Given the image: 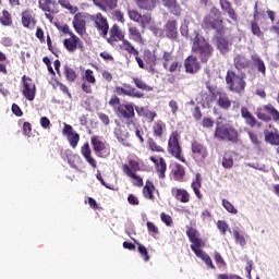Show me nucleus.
<instances>
[{"instance_id": "680f3d73", "label": "nucleus", "mask_w": 279, "mask_h": 279, "mask_svg": "<svg viewBox=\"0 0 279 279\" xmlns=\"http://www.w3.org/2000/svg\"><path fill=\"white\" fill-rule=\"evenodd\" d=\"M144 56L146 62H148L149 64H156V56L151 53V51H146Z\"/></svg>"}, {"instance_id": "412c9836", "label": "nucleus", "mask_w": 279, "mask_h": 279, "mask_svg": "<svg viewBox=\"0 0 279 279\" xmlns=\"http://www.w3.org/2000/svg\"><path fill=\"white\" fill-rule=\"evenodd\" d=\"M22 24L28 29H32L36 25V20H34V13L32 11H24L22 13Z\"/></svg>"}, {"instance_id": "13d9d810", "label": "nucleus", "mask_w": 279, "mask_h": 279, "mask_svg": "<svg viewBox=\"0 0 279 279\" xmlns=\"http://www.w3.org/2000/svg\"><path fill=\"white\" fill-rule=\"evenodd\" d=\"M148 147L149 149H151V151H162V147L158 146V144H156V141H154L153 138L148 140Z\"/></svg>"}, {"instance_id": "4d7b16f0", "label": "nucleus", "mask_w": 279, "mask_h": 279, "mask_svg": "<svg viewBox=\"0 0 279 279\" xmlns=\"http://www.w3.org/2000/svg\"><path fill=\"white\" fill-rule=\"evenodd\" d=\"M146 226H147V230H148L149 234H151L153 236H156V234H158V232H159L158 228L156 227V225L154 222L148 221L146 223Z\"/></svg>"}, {"instance_id": "c756f323", "label": "nucleus", "mask_w": 279, "mask_h": 279, "mask_svg": "<svg viewBox=\"0 0 279 279\" xmlns=\"http://www.w3.org/2000/svg\"><path fill=\"white\" fill-rule=\"evenodd\" d=\"M172 193L175 199H178L179 202H182V204H189V192H186L185 190L173 189Z\"/></svg>"}, {"instance_id": "dca6fc26", "label": "nucleus", "mask_w": 279, "mask_h": 279, "mask_svg": "<svg viewBox=\"0 0 279 279\" xmlns=\"http://www.w3.org/2000/svg\"><path fill=\"white\" fill-rule=\"evenodd\" d=\"M186 73H197L199 71V62L197 61V57L190 56L185 59L184 62Z\"/></svg>"}, {"instance_id": "b1692460", "label": "nucleus", "mask_w": 279, "mask_h": 279, "mask_svg": "<svg viewBox=\"0 0 279 279\" xmlns=\"http://www.w3.org/2000/svg\"><path fill=\"white\" fill-rule=\"evenodd\" d=\"M234 66L238 69V71H241L242 69H247L250 66V60L245 58L243 54H238L234 60Z\"/></svg>"}, {"instance_id": "09e8293b", "label": "nucleus", "mask_w": 279, "mask_h": 279, "mask_svg": "<svg viewBox=\"0 0 279 279\" xmlns=\"http://www.w3.org/2000/svg\"><path fill=\"white\" fill-rule=\"evenodd\" d=\"M68 141H69L71 147H73V149H75L77 147V144L80 143V134L72 133V134L68 135Z\"/></svg>"}, {"instance_id": "393cba45", "label": "nucleus", "mask_w": 279, "mask_h": 279, "mask_svg": "<svg viewBox=\"0 0 279 279\" xmlns=\"http://www.w3.org/2000/svg\"><path fill=\"white\" fill-rule=\"evenodd\" d=\"M192 153L197 154V156H201V158H208V150L198 142L192 143Z\"/></svg>"}, {"instance_id": "72a5a7b5", "label": "nucleus", "mask_w": 279, "mask_h": 279, "mask_svg": "<svg viewBox=\"0 0 279 279\" xmlns=\"http://www.w3.org/2000/svg\"><path fill=\"white\" fill-rule=\"evenodd\" d=\"M95 5H98L99 8H101V10H114V8H117V0H102V4L101 3H97L96 0H94Z\"/></svg>"}, {"instance_id": "79ce46f5", "label": "nucleus", "mask_w": 279, "mask_h": 279, "mask_svg": "<svg viewBox=\"0 0 279 279\" xmlns=\"http://www.w3.org/2000/svg\"><path fill=\"white\" fill-rule=\"evenodd\" d=\"M266 143H270V145H279V134L278 133H267L265 135Z\"/></svg>"}, {"instance_id": "e2e57ef3", "label": "nucleus", "mask_w": 279, "mask_h": 279, "mask_svg": "<svg viewBox=\"0 0 279 279\" xmlns=\"http://www.w3.org/2000/svg\"><path fill=\"white\" fill-rule=\"evenodd\" d=\"M129 17L131 21H135V23H141V13L137 11H129Z\"/></svg>"}, {"instance_id": "052dcab7", "label": "nucleus", "mask_w": 279, "mask_h": 279, "mask_svg": "<svg viewBox=\"0 0 279 279\" xmlns=\"http://www.w3.org/2000/svg\"><path fill=\"white\" fill-rule=\"evenodd\" d=\"M255 114L257 119H259L260 121H269V116H267L266 113H263L262 108H257Z\"/></svg>"}, {"instance_id": "2f4dec72", "label": "nucleus", "mask_w": 279, "mask_h": 279, "mask_svg": "<svg viewBox=\"0 0 279 279\" xmlns=\"http://www.w3.org/2000/svg\"><path fill=\"white\" fill-rule=\"evenodd\" d=\"M154 191H156L154 183L151 181H146V184L143 189L144 197H146V199H154Z\"/></svg>"}, {"instance_id": "8fccbe9b", "label": "nucleus", "mask_w": 279, "mask_h": 279, "mask_svg": "<svg viewBox=\"0 0 279 279\" xmlns=\"http://www.w3.org/2000/svg\"><path fill=\"white\" fill-rule=\"evenodd\" d=\"M122 123H125L126 128H129V130L131 131H134L140 126L134 118H125L124 120H122Z\"/></svg>"}, {"instance_id": "7ed1b4c3", "label": "nucleus", "mask_w": 279, "mask_h": 279, "mask_svg": "<svg viewBox=\"0 0 279 279\" xmlns=\"http://www.w3.org/2000/svg\"><path fill=\"white\" fill-rule=\"evenodd\" d=\"M215 138L236 143V141H239V132L229 124H218L215 131Z\"/></svg>"}, {"instance_id": "c03bdc74", "label": "nucleus", "mask_w": 279, "mask_h": 279, "mask_svg": "<svg viewBox=\"0 0 279 279\" xmlns=\"http://www.w3.org/2000/svg\"><path fill=\"white\" fill-rule=\"evenodd\" d=\"M1 25L10 26L12 25V15H10V12L3 10L2 16L0 17Z\"/></svg>"}, {"instance_id": "5fc2aeb1", "label": "nucleus", "mask_w": 279, "mask_h": 279, "mask_svg": "<svg viewBox=\"0 0 279 279\" xmlns=\"http://www.w3.org/2000/svg\"><path fill=\"white\" fill-rule=\"evenodd\" d=\"M109 106H112V108L116 110H119V106H121V101L119 100V97L113 95L109 100Z\"/></svg>"}, {"instance_id": "1a4fd4ad", "label": "nucleus", "mask_w": 279, "mask_h": 279, "mask_svg": "<svg viewBox=\"0 0 279 279\" xmlns=\"http://www.w3.org/2000/svg\"><path fill=\"white\" fill-rule=\"evenodd\" d=\"M23 82V95L26 97L28 101H34L36 99V85L34 82L31 81V78H27V76L22 77Z\"/></svg>"}, {"instance_id": "ddd939ff", "label": "nucleus", "mask_w": 279, "mask_h": 279, "mask_svg": "<svg viewBox=\"0 0 279 279\" xmlns=\"http://www.w3.org/2000/svg\"><path fill=\"white\" fill-rule=\"evenodd\" d=\"M81 154L83 158H85L86 162L93 167V169H97V160L93 158V150H90V145L85 143L81 148Z\"/></svg>"}, {"instance_id": "774afa93", "label": "nucleus", "mask_w": 279, "mask_h": 279, "mask_svg": "<svg viewBox=\"0 0 279 279\" xmlns=\"http://www.w3.org/2000/svg\"><path fill=\"white\" fill-rule=\"evenodd\" d=\"M169 108H170L172 114H178V102L175 100L169 101Z\"/></svg>"}, {"instance_id": "c9c22d12", "label": "nucleus", "mask_w": 279, "mask_h": 279, "mask_svg": "<svg viewBox=\"0 0 279 279\" xmlns=\"http://www.w3.org/2000/svg\"><path fill=\"white\" fill-rule=\"evenodd\" d=\"M199 174H196L195 180L192 181V189L196 197H198V199H202V193L199 192V189H202V181L199 180Z\"/></svg>"}, {"instance_id": "4be33fe9", "label": "nucleus", "mask_w": 279, "mask_h": 279, "mask_svg": "<svg viewBox=\"0 0 279 279\" xmlns=\"http://www.w3.org/2000/svg\"><path fill=\"white\" fill-rule=\"evenodd\" d=\"M234 156H236V154L232 150L225 153L222 158L223 169H232V167H234Z\"/></svg>"}, {"instance_id": "7c9ffc66", "label": "nucleus", "mask_w": 279, "mask_h": 279, "mask_svg": "<svg viewBox=\"0 0 279 279\" xmlns=\"http://www.w3.org/2000/svg\"><path fill=\"white\" fill-rule=\"evenodd\" d=\"M166 32H167L168 38H175V36H178V26L175 21H169L166 24Z\"/></svg>"}, {"instance_id": "2eb2a0df", "label": "nucleus", "mask_w": 279, "mask_h": 279, "mask_svg": "<svg viewBox=\"0 0 279 279\" xmlns=\"http://www.w3.org/2000/svg\"><path fill=\"white\" fill-rule=\"evenodd\" d=\"M39 8L44 12L58 14V3H56V0H39Z\"/></svg>"}, {"instance_id": "f257e3e1", "label": "nucleus", "mask_w": 279, "mask_h": 279, "mask_svg": "<svg viewBox=\"0 0 279 279\" xmlns=\"http://www.w3.org/2000/svg\"><path fill=\"white\" fill-rule=\"evenodd\" d=\"M246 77L247 75H245L244 72H228L226 83L229 86V90H231V93H236L238 95H243V93H245V87L247 86V83L245 82Z\"/></svg>"}, {"instance_id": "a19ab883", "label": "nucleus", "mask_w": 279, "mask_h": 279, "mask_svg": "<svg viewBox=\"0 0 279 279\" xmlns=\"http://www.w3.org/2000/svg\"><path fill=\"white\" fill-rule=\"evenodd\" d=\"M264 110H265V112H268V114H270V117H272V119L277 123L279 122V112L275 107H272L271 105H265Z\"/></svg>"}, {"instance_id": "473e14b6", "label": "nucleus", "mask_w": 279, "mask_h": 279, "mask_svg": "<svg viewBox=\"0 0 279 279\" xmlns=\"http://www.w3.org/2000/svg\"><path fill=\"white\" fill-rule=\"evenodd\" d=\"M63 73L65 75L66 82L73 83L77 80V72L73 68L65 65Z\"/></svg>"}, {"instance_id": "58836bf2", "label": "nucleus", "mask_w": 279, "mask_h": 279, "mask_svg": "<svg viewBox=\"0 0 279 279\" xmlns=\"http://www.w3.org/2000/svg\"><path fill=\"white\" fill-rule=\"evenodd\" d=\"M122 49H124V51H128V53H132L133 56H138V50H136L134 45H132V43H130L128 39H124L122 41Z\"/></svg>"}, {"instance_id": "4c0bfd02", "label": "nucleus", "mask_w": 279, "mask_h": 279, "mask_svg": "<svg viewBox=\"0 0 279 279\" xmlns=\"http://www.w3.org/2000/svg\"><path fill=\"white\" fill-rule=\"evenodd\" d=\"M133 84H135L136 88H140V90H146L147 93L154 90L151 86L145 84V82L138 77H133Z\"/></svg>"}, {"instance_id": "aec40b11", "label": "nucleus", "mask_w": 279, "mask_h": 279, "mask_svg": "<svg viewBox=\"0 0 279 279\" xmlns=\"http://www.w3.org/2000/svg\"><path fill=\"white\" fill-rule=\"evenodd\" d=\"M122 171L129 178H132L134 186H143V178L136 175L128 165L122 166Z\"/></svg>"}, {"instance_id": "de8ad7c7", "label": "nucleus", "mask_w": 279, "mask_h": 279, "mask_svg": "<svg viewBox=\"0 0 279 279\" xmlns=\"http://www.w3.org/2000/svg\"><path fill=\"white\" fill-rule=\"evenodd\" d=\"M58 3L62 5V8H65V10H69L71 14H75L77 12V7L71 5V2H69V0H58Z\"/></svg>"}, {"instance_id": "0eeeda50", "label": "nucleus", "mask_w": 279, "mask_h": 279, "mask_svg": "<svg viewBox=\"0 0 279 279\" xmlns=\"http://www.w3.org/2000/svg\"><path fill=\"white\" fill-rule=\"evenodd\" d=\"M90 21L95 22V27L100 33V36L106 38L108 36V29H110L108 19H106L101 13H97L96 15H90Z\"/></svg>"}, {"instance_id": "6ab92c4d", "label": "nucleus", "mask_w": 279, "mask_h": 279, "mask_svg": "<svg viewBox=\"0 0 279 279\" xmlns=\"http://www.w3.org/2000/svg\"><path fill=\"white\" fill-rule=\"evenodd\" d=\"M241 117L245 120L246 125H250V128H256L258 121L253 117L246 107L241 108Z\"/></svg>"}, {"instance_id": "9b49d317", "label": "nucleus", "mask_w": 279, "mask_h": 279, "mask_svg": "<svg viewBox=\"0 0 279 279\" xmlns=\"http://www.w3.org/2000/svg\"><path fill=\"white\" fill-rule=\"evenodd\" d=\"M73 27L80 36H84L86 32V14L85 13H77L73 20Z\"/></svg>"}, {"instance_id": "5701e85b", "label": "nucleus", "mask_w": 279, "mask_h": 279, "mask_svg": "<svg viewBox=\"0 0 279 279\" xmlns=\"http://www.w3.org/2000/svg\"><path fill=\"white\" fill-rule=\"evenodd\" d=\"M193 252H194L195 256H197V258L203 259V262L205 263V265H207V267H209L210 269H215L213 259L210 258V256L208 254L204 253V251H202V248H196Z\"/></svg>"}, {"instance_id": "20e7f679", "label": "nucleus", "mask_w": 279, "mask_h": 279, "mask_svg": "<svg viewBox=\"0 0 279 279\" xmlns=\"http://www.w3.org/2000/svg\"><path fill=\"white\" fill-rule=\"evenodd\" d=\"M192 49L194 53L201 56L202 62H208V56L213 53V47L209 44L199 41V37L197 35L194 38Z\"/></svg>"}, {"instance_id": "3c124183", "label": "nucleus", "mask_w": 279, "mask_h": 279, "mask_svg": "<svg viewBox=\"0 0 279 279\" xmlns=\"http://www.w3.org/2000/svg\"><path fill=\"white\" fill-rule=\"evenodd\" d=\"M217 47L221 53H227L228 51V40L225 38H218Z\"/></svg>"}, {"instance_id": "f03ea898", "label": "nucleus", "mask_w": 279, "mask_h": 279, "mask_svg": "<svg viewBox=\"0 0 279 279\" xmlns=\"http://www.w3.org/2000/svg\"><path fill=\"white\" fill-rule=\"evenodd\" d=\"M203 23L205 27L216 29L218 34L223 32V20H221V11L213 8L207 16L204 17Z\"/></svg>"}, {"instance_id": "37998d69", "label": "nucleus", "mask_w": 279, "mask_h": 279, "mask_svg": "<svg viewBox=\"0 0 279 279\" xmlns=\"http://www.w3.org/2000/svg\"><path fill=\"white\" fill-rule=\"evenodd\" d=\"M222 206L227 210V213H230V215H238L239 210L234 208V205L230 203V201L223 198L222 199Z\"/></svg>"}, {"instance_id": "69168bd1", "label": "nucleus", "mask_w": 279, "mask_h": 279, "mask_svg": "<svg viewBox=\"0 0 279 279\" xmlns=\"http://www.w3.org/2000/svg\"><path fill=\"white\" fill-rule=\"evenodd\" d=\"M135 112H137L138 117H147L150 110L145 107H135Z\"/></svg>"}, {"instance_id": "a211bd4d", "label": "nucleus", "mask_w": 279, "mask_h": 279, "mask_svg": "<svg viewBox=\"0 0 279 279\" xmlns=\"http://www.w3.org/2000/svg\"><path fill=\"white\" fill-rule=\"evenodd\" d=\"M118 40L123 43L125 40V35L123 34V31L120 29L117 24H114L110 29V38L108 39V43H118Z\"/></svg>"}, {"instance_id": "a18cd8bd", "label": "nucleus", "mask_w": 279, "mask_h": 279, "mask_svg": "<svg viewBox=\"0 0 279 279\" xmlns=\"http://www.w3.org/2000/svg\"><path fill=\"white\" fill-rule=\"evenodd\" d=\"M217 229L219 230L220 234H226V232L232 233V230H230V227L228 226V222L223 220H219L217 223Z\"/></svg>"}, {"instance_id": "49530a36", "label": "nucleus", "mask_w": 279, "mask_h": 279, "mask_svg": "<svg viewBox=\"0 0 279 279\" xmlns=\"http://www.w3.org/2000/svg\"><path fill=\"white\" fill-rule=\"evenodd\" d=\"M233 236H234L235 243H238V245H241V247H245V245H247V242L245 241V236L241 235V233L238 230H233Z\"/></svg>"}, {"instance_id": "f704fd0d", "label": "nucleus", "mask_w": 279, "mask_h": 279, "mask_svg": "<svg viewBox=\"0 0 279 279\" xmlns=\"http://www.w3.org/2000/svg\"><path fill=\"white\" fill-rule=\"evenodd\" d=\"M129 36L131 40H134L135 43H143V37L141 36V31L138 28L131 26L129 28Z\"/></svg>"}, {"instance_id": "864d4df0", "label": "nucleus", "mask_w": 279, "mask_h": 279, "mask_svg": "<svg viewBox=\"0 0 279 279\" xmlns=\"http://www.w3.org/2000/svg\"><path fill=\"white\" fill-rule=\"evenodd\" d=\"M251 29L254 36H257L258 38L263 36V33L260 32V27L258 26V24H256V22L251 23Z\"/></svg>"}, {"instance_id": "603ef678", "label": "nucleus", "mask_w": 279, "mask_h": 279, "mask_svg": "<svg viewBox=\"0 0 279 279\" xmlns=\"http://www.w3.org/2000/svg\"><path fill=\"white\" fill-rule=\"evenodd\" d=\"M138 23L141 25V27H147V25H149V23H151V15L150 14L141 15Z\"/></svg>"}, {"instance_id": "f8f14e48", "label": "nucleus", "mask_w": 279, "mask_h": 279, "mask_svg": "<svg viewBox=\"0 0 279 279\" xmlns=\"http://www.w3.org/2000/svg\"><path fill=\"white\" fill-rule=\"evenodd\" d=\"M70 36H71V38L63 40V45H64L65 49H68L70 52H73V51H75V49H77V47H80V49H82V47H84V44L82 43L80 37H77L73 33H70Z\"/></svg>"}, {"instance_id": "6e6552de", "label": "nucleus", "mask_w": 279, "mask_h": 279, "mask_svg": "<svg viewBox=\"0 0 279 279\" xmlns=\"http://www.w3.org/2000/svg\"><path fill=\"white\" fill-rule=\"evenodd\" d=\"M82 80H83V83L81 86L82 90L90 95V93H93V87H90V85L97 84V78H95V74L93 70L90 69L85 70V72L82 74Z\"/></svg>"}, {"instance_id": "39448f33", "label": "nucleus", "mask_w": 279, "mask_h": 279, "mask_svg": "<svg viewBox=\"0 0 279 279\" xmlns=\"http://www.w3.org/2000/svg\"><path fill=\"white\" fill-rule=\"evenodd\" d=\"M168 151L177 158V160H180L181 162H186V159L182 156V148L180 147V143L178 142V134L172 133L170 135L169 142H168Z\"/></svg>"}, {"instance_id": "9d476101", "label": "nucleus", "mask_w": 279, "mask_h": 279, "mask_svg": "<svg viewBox=\"0 0 279 279\" xmlns=\"http://www.w3.org/2000/svg\"><path fill=\"white\" fill-rule=\"evenodd\" d=\"M117 117L121 119V121L125 119H134V105L133 104H126V105H120L116 111Z\"/></svg>"}, {"instance_id": "cd10ccee", "label": "nucleus", "mask_w": 279, "mask_h": 279, "mask_svg": "<svg viewBox=\"0 0 279 279\" xmlns=\"http://www.w3.org/2000/svg\"><path fill=\"white\" fill-rule=\"evenodd\" d=\"M218 106L222 108L223 110H228L230 106H232V101H230V98L228 97V94L220 93L218 95Z\"/></svg>"}, {"instance_id": "0e129e2a", "label": "nucleus", "mask_w": 279, "mask_h": 279, "mask_svg": "<svg viewBox=\"0 0 279 279\" xmlns=\"http://www.w3.org/2000/svg\"><path fill=\"white\" fill-rule=\"evenodd\" d=\"M248 137H250L251 142L253 143V145H255V147H260V141H258L257 134L248 132Z\"/></svg>"}, {"instance_id": "338daca9", "label": "nucleus", "mask_w": 279, "mask_h": 279, "mask_svg": "<svg viewBox=\"0 0 279 279\" xmlns=\"http://www.w3.org/2000/svg\"><path fill=\"white\" fill-rule=\"evenodd\" d=\"M160 217H161V221H162L165 225L171 226V223H173V220L171 219V216H169V215L162 213V214L160 215Z\"/></svg>"}, {"instance_id": "bb28decb", "label": "nucleus", "mask_w": 279, "mask_h": 279, "mask_svg": "<svg viewBox=\"0 0 279 279\" xmlns=\"http://www.w3.org/2000/svg\"><path fill=\"white\" fill-rule=\"evenodd\" d=\"M137 8L150 12L156 8V0H135Z\"/></svg>"}, {"instance_id": "e433bc0d", "label": "nucleus", "mask_w": 279, "mask_h": 279, "mask_svg": "<svg viewBox=\"0 0 279 279\" xmlns=\"http://www.w3.org/2000/svg\"><path fill=\"white\" fill-rule=\"evenodd\" d=\"M185 173L186 172L184 170V167L180 163H177L173 170L174 180H178L179 182H181V180L184 179Z\"/></svg>"}, {"instance_id": "4468645a", "label": "nucleus", "mask_w": 279, "mask_h": 279, "mask_svg": "<svg viewBox=\"0 0 279 279\" xmlns=\"http://www.w3.org/2000/svg\"><path fill=\"white\" fill-rule=\"evenodd\" d=\"M186 234L189 236V240L191 241V250L192 252H194L195 250H199L202 248V240L197 238V230L193 229V228H190L187 231H186Z\"/></svg>"}, {"instance_id": "c85d7f7f", "label": "nucleus", "mask_w": 279, "mask_h": 279, "mask_svg": "<svg viewBox=\"0 0 279 279\" xmlns=\"http://www.w3.org/2000/svg\"><path fill=\"white\" fill-rule=\"evenodd\" d=\"M165 128H167L165 122H162V120H157L153 125L154 136H157V138H161L162 137V132H165Z\"/></svg>"}, {"instance_id": "f3484780", "label": "nucleus", "mask_w": 279, "mask_h": 279, "mask_svg": "<svg viewBox=\"0 0 279 279\" xmlns=\"http://www.w3.org/2000/svg\"><path fill=\"white\" fill-rule=\"evenodd\" d=\"M114 136L119 141V143H122V145H128V143L125 142L130 137V133L128 132L125 125H118L114 129Z\"/></svg>"}, {"instance_id": "423d86ee", "label": "nucleus", "mask_w": 279, "mask_h": 279, "mask_svg": "<svg viewBox=\"0 0 279 279\" xmlns=\"http://www.w3.org/2000/svg\"><path fill=\"white\" fill-rule=\"evenodd\" d=\"M90 141L94 151L98 158H108V156H110V147L108 144L101 142L97 136H93Z\"/></svg>"}, {"instance_id": "bf43d9fd", "label": "nucleus", "mask_w": 279, "mask_h": 279, "mask_svg": "<svg viewBox=\"0 0 279 279\" xmlns=\"http://www.w3.org/2000/svg\"><path fill=\"white\" fill-rule=\"evenodd\" d=\"M77 161H80V156L77 155H70V157H68V162L71 167H73V169L77 168V165H75Z\"/></svg>"}, {"instance_id": "a878e982", "label": "nucleus", "mask_w": 279, "mask_h": 279, "mask_svg": "<svg viewBox=\"0 0 279 279\" xmlns=\"http://www.w3.org/2000/svg\"><path fill=\"white\" fill-rule=\"evenodd\" d=\"M252 61L254 66L257 69V71L259 73H262V75H266L267 73V68L265 66V61H263V59H260V57H258L257 54H253L252 56Z\"/></svg>"}, {"instance_id": "6e6d98bb", "label": "nucleus", "mask_w": 279, "mask_h": 279, "mask_svg": "<svg viewBox=\"0 0 279 279\" xmlns=\"http://www.w3.org/2000/svg\"><path fill=\"white\" fill-rule=\"evenodd\" d=\"M137 252L143 256L144 260L147 263L149 260V254L147 253V247L143 244H138Z\"/></svg>"}, {"instance_id": "ea45409f", "label": "nucleus", "mask_w": 279, "mask_h": 279, "mask_svg": "<svg viewBox=\"0 0 279 279\" xmlns=\"http://www.w3.org/2000/svg\"><path fill=\"white\" fill-rule=\"evenodd\" d=\"M156 170L159 172V178L165 179V173L167 172V162L165 158H160L159 162L156 165Z\"/></svg>"}]
</instances>
